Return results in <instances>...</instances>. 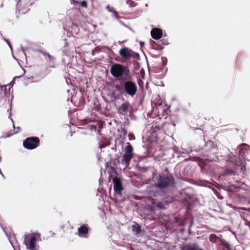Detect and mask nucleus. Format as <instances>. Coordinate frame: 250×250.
Instances as JSON below:
<instances>
[{
    "mask_svg": "<svg viewBox=\"0 0 250 250\" xmlns=\"http://www.w3.org/2000/svg\"><path fill=\"white\" fill-rule=\"evenodd\" d=\"M246 162L244 159L235 160V174L244 177L246 171Z\"/></svg>",
    "mask_w": 250,
    "mask_h": 250,
    "instance_id": "1",
    "label": "nucleus"
},
{
    "mask_svg": "<svg viewBox=\"0 0 250 250\" xmlns=\"http://www.w3.org/2000/svg\"><path fill=\"white\" fill-rule=\"evenodd\" d=\"M239 160L244 159L246 161L245 157L250 152V146L246 144H242L238 146Z\"/></svg>",
    "mask_w": 250,
    "mask_h": 250,
    "instance_id": "2",
    "label": "nucleus"
},
{
    "mask_svg": "<svg viewBox=\"0 0 250 250\" xmlns=\"http://www.w3.org/2000/svg\"><path fill=\"white\" fill-rule=\"evenodd\" d=\"M36 242V238L34 234H28L25 236L24 244L30 250H35Z\"/></svg>",
    "mask_w": 250,
    "mask_h": 250,
    "instance_id": "3",
    "label": "nucleus"
},
{
    "mask_svg": "<svg viewBox=\"0 0 250 250\" xmlns=\"http://www.w3.org/2000/svg\"><path fill=\"white\" fill-rule=\"evenodd\" d=\"M39 143V140L38 138H28L23 142L24 146L27 149H34L36 148Z\"/></svg>",
    "mask_w": 250,
    "mask_h": 250,
    "instance_id": "4",
    "label": "nucleus"
},
{
    "mask_svg": "<svg viewBox=\"0 0 250 250\" xmlns=\"http://www.w3.org/2000/svg\"><path fill=\"white\" fill-rule=\"evenodd\" d=\"M126 69L121 65L116 64L111 68V73L113 76L116 77H120L124 73H125Z\"/></svg>",
    "mask_w": 250,
    "mask_h": 250,
    "instance_id": "5",
    "label": "nucleus"
},
{
    "mask_svg": "<svg viewBox=\"0 0 250 250\" xmlns=\"http://www.w3.org/2000/svg\"><path fill=\"white\" fill-rule=\"evenodd\" d=\"M132 147L130 144L127 143V146L125 149V153L123 156V162H124L126 165H128L129 161L132 158Z\"/></svg>",
    "mask_w": 250,
    "mask_h": 250,
    "instance_id": "6",
    "label": "nucleus"
},
{
    "mask_svg": "<svg viewBox=\"0 0 250 250\" xmlns=\"http://www.w3.org/2000/svg\"><path fill=\"white\" fill-rule=\"evenodd\" d=\"M172 182L173 181L171 177L165 176H160L158 179V183L156 185V187L159 188H165L172 183Z\"/></svg>",
    "mask_w": 250,
    "mask_h": 250,
    "instance_id": "7",
    "label": "nucleus"
},
{
    "mask_svg": "<svg viewBox=\"0 0 250 250\" xmlns=\"http://www.w3.org/2000/svg\"><path fill=\"white\" fill-rule=\"evenodd\" d=\"M125 88L127 94L131 96L135 95L136 92V86L135 83L131 82H126L125 84Z\"/></svg>",
    "mask_w": 250,
    "mask_h": 250,
    "instance_id": "8",
    "label": "nucleus"
},
{
    "mask_svg": "<svg viewBox=\"0 0 250 250\" xmlns=\"http://www.w3.org/2000/svg\"><path fill=\"white\" fill-rule=\"evenodd\" d=\"M114 183V191L119 195H121V192L123 190L122 184L121 179L118 177H114L113 179Z\"/></svg>",
    "mask_w": 250,
    "mask_h": 250,
    "instance_id": "9",
    "label": "nucleus"
},
{
    "mask_svg": "<svg viewBox=\"0 0 250 250\" xmlns=\"http://www.w3.org/2000/svg\"><path fill=\"white\" fill-rule=\"evenodd\" d=\"M152 37L155 40L160 39L162 36V31L159 28H154L151 32Z\"/></svg>",
    "mask_w": 250,
    "mask_h": 250,
    "instance_id": "10",
    "label": "nucleus"
},
{
    "mask_svg": "<svg viewBox=\"0 0 250 250\" xmlns=\"http://www.w3.org/2000/svg\"><path fill=\"white\" fill-rule=\"evenodd\" d=\"M119 53L121 56L125 58H128L131 57V51L127 48H123L120 51Z\"/></svg>",
    "mask_w": 250,
    "mask_h": 250,
    "instance_id": "11",
    "label": "nucleus"
},
{
    "mask_svg": "<svg viewBox=\"0 0 250 250\" xmlns=\"http://www.w3.org/2000/svg\"><path fill=\"white\" fill-rule=\"evenodd\" d=\"M129 104L125 103L122 104L119 109V112L122 114H125L129 108Z\"/></svg>",
    "mask_w": 250,
    "mask_h": 250,
    "instance_id": "12",
    "label": "nucleus"
},
{
    "mask_svg": "<svg viewBox=\"0 0 250 250\" xmlns=\"http://www.w3.org/2000/svg\"><path fill=\"white\" fill-rule=\"evenodd\" d=\"M78 231L80 234H86L88 232V228L85 226H82L79 228Z\"/></svg>",
    "mask_w": 250,
    "mask_h": 250,
    "instance_id": "13",
    "label": "nucleus"
},
{
    "mask_svg": "<svg viewBox=\"0 0 250 250\" xmlns=\"http://www.w3.org/2000/svg\"><path fill=\"white\" fill-rule=\"evenodd\" d=\"M183 250H202L196 247H191L189 246H185L184 247Z\"/></svg>",
    "mask_w": 250,
    "mask_h": 250,
    "instance_id": "14",
    "label": "nucleus"
},
{
    "mask_svg": "<svg viewBox=\"0 0 250 250\" xmlns=\"http://www.w3.org/2000/svg\"><path fill=\"white\" fill-rule=\"evenodd\" d=\"M132 227L133 230L135 231L136 233H138L140 232V229L139 225L137 224L135 225H133Z\"/></svg>",
    "mask_w": 250,
    "mask_h": 250,
    "instance_id": "15",
    "label": "nucleus"
},
{
    "mask_svg": "<svg viewBox=\"0 0 250 250\" xmlns=\"http://www.w3.org/2000/svg\"><path fill=\"white\" fill-rule=\"evenodd\" d=\"M81 5L83 7H87V2H86V1L83 0V1H81Z\"/></svg>",
    "mask_w": 250,
    "mask_h": 250,
    "instance_id": "16",
    "label": "nucleus"
},
{
    "mask_svg": "<svg viewBox=\"0 0 250 250\" xmlns=\"http://www.w3.org/2000/svg\"><path fill=\"white\" fill-rule=\"evenodd\" d=\"M226 247H227V248L228 249H229V245H226Z\"/></svg>",
    "mask_w": 250,
    "mask_h": 250,
    "instance_id": "17",
    "label": "nucleus"
},
{
    "mask_svg": "<svg viewBox=\"0 0 250 250\" xmlns=\"http://www.w3.org/2000/svg\"><path fill=\"white\" fill-rule=\"evenodd\" d=\"M158 206L160 207V208H162V207H161V206L160 205H158Z\"/></svg>",
    "mask_w": 250,
    "mask_h": 250,
    "instance_id": "18",
    "label": "nucleus"
},
{
    "mask_svg": "<svg viewBox=\"0 0 250 250\" xmlns=\"http://www.w3.org/2000/svg\"><path fill=\"white\" fill-rule=\"evenodd\" d=\"M235 188H237V187L236 186V185H235Z\"/></svg>",
    "mask_w": 250,
    "mask_h": 250,
    "instance_id": "19",
    "label": "nucleus"
}]
</instances>
